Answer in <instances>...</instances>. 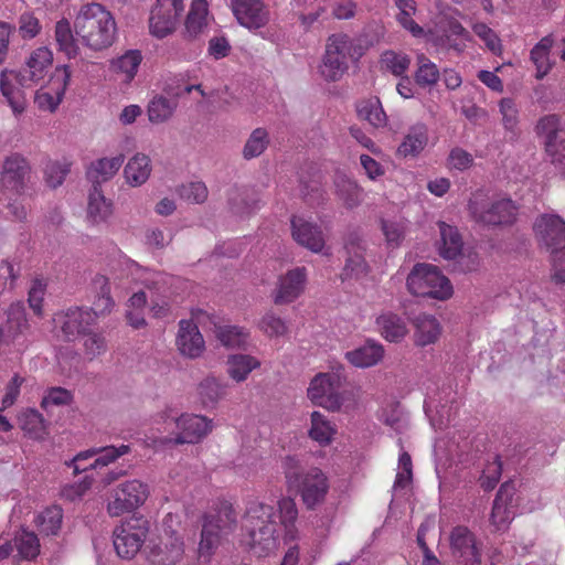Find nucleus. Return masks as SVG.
<instances>
[{"instance_id": "obj_8", "label": "nucleus", "mask_w": 565, "mask_h": 565, "mask_svg": "<svg viewBox=\"0 0 565 565\" xmlns=\"http://www.w3.org/2000/svg\"><path fill=\"white\" fill-rule=\"evenodd\" d=\"M148 483L131 479L111 488L106 497V512L111 518L121 516L142 507L149 498Z\"/></svg>"}, {"instance_id": "obj_29", "label": "nucleus", "mask_w": 565, "mask_h": 565, "mask_svg": "<svg viewBox=\"0 0 565 565\" xmlns=\"http://www.w3.org/2000/svg\"><path fill=\"white\" fill-rule=\"evenodd\" d=\"M414 341L418 347L435 343L441 334V326L436 317L422 313L413 320Z\"/></svg>"}, {"instance_id": "obj_11", "label": "nucleus", "mask_w": 565, "mask_h": 565, "mask_svg": "<svg viewBox=\"0 0 565 565\" xmlns=\"http://www.w3.org/2000/svg\"><path fill=\"white\" fill-rule=\"evenodd\" d=\"M160 419L170 425H175L178 433L174 438L175 444L199 443L209 433L212 431L213 423L205 416L183 414L179 417L172 414L171 408H167L160 415Z\"/></svg>"}, {"instance_id": "obj_20", "label": "nucleus", "mask_w": 565, "mask_h": 565, "mask_svg": "<svg viewBox=\"0 0 565 565\" xmlns=\"http://www.w3.org/2000/svg\"><path fill=\"white\" fill-rule=\"evenodd\" d=\"M307 273L303 267L287 271L278 280L273 294L276 305H286L295 301L305 290Z\"/></svg>"}, {"instance_id": "obj_53", "label": "nucleus", "mask_w": 565, "mask_h": 565, "mask_svg": "<svg viewBox=\"0 0 565 565\" xmlns=\"http://www.w3.org/2000/svg\"><path fill=\"white\" fill-rule=\"evenodd\" d=\"M29 329L25 308L21 301L11 303L8 309V332L12 340Z\"/></svg>"}, {"instance_id": "obj_23", "label": "nucleus", "mask_w": 565, "mask_h": 565, "mask_svg": "<svg viewBox=\"0 0 565 565\" xmlns=\"http://www.w3.org/2000/svg\"><path fill=\"white\" fill-rule=\"evenodd\" d=\"M21 73L3 70L0 75V90L14 116H20L26 108V98L22 90Z\"/></svg>"}, {"instance_id": "obj_25", "label": "nucleus", "mask_w": 565, "mask_h": 565, "mask_svg": "<svg viewBox=\"0 0 565 565\" xmlns=\"http://www.w3.org/2000/svg\"><path fill=\"white\" fill-rule=\"evenodd\" d=\"M428 142V126L425 122L418 121L408 127L397 147L396 154L401 158H416L425 150Z\"/></svg>"}, {"instance_id": "obj_64", "label": "nucleus", "mask_w": 565, "mask_h": 565, "mask_svg": "<svg viewBox=\"0 0 565 565\" xmlns=\"http://www.w3.org/2000/svg\"><path fill=\"white\" fill-rule=\"evenodd\" d=\"M554 148H545V152L556 171L565 177V137L559 136L553 142Z\"/></svg>"}, {"instance_id": "obj_59", "label": "nucleus", "mask_w": 565, "mask_h": 565, "mask_svg": "<svg viewBox=\"0 0 565 565\" xmlns=\"http://www.w3.org/2000/svg\"><path fill=\"white\" fill-rule=\"evenodd\" d=\"M46 280L43 278H34L28 292V303L34 315L41 317L43 315V301L46 294Z\"/></svg>"}, {"instance_id": "obj_13", "label": "nucleus", "mask_w": 565, "mask_h": 565, "mask_svg": "<svg viewBox=\"0 0 565 565\" xmlns=\"http://www.w3.org/2000/svg\"><path fill=\"white\" fill-rule=\"evenodd\" d=\"M130 451L128 445L95 447L78 452L73 459L66 461V466L78 475L90 469H100L115 462L118 458Z\"/></svg>"}, {"instance_id": "obj_18", "label": "nucleus", "mask_w": 565, "mask_h": 565, "mask_svg": "<svg viewBox=\"0 0 565 565\" xmlns=\"http://www.w3.org/2000/svg\"><path fill=\"white\" fill-rule=\"evenodd\" d=\"M232 12L239 25L256 31L267 25L270 12L263 0H232Z\"/></svg>"}, {"instance_id": "obj_56", "label": "nucleus", "mask_w": 565, "mask_h": 565, "mask_svg": "<svg viewBox=\"0 0 565 565\" xmlns=\"http://www.w3.org/2000/svg\"><path fill=\"white\" fill-rule=\"evenodd\" d=\"M418 68L415 74L417 84L422 86H430L439 79V71L435 63L427 58L424 54L417 56Z\"/></svg>"}, {"instance_id": "obj_22", "label": "nucleus", "mask_w": 565, "mask_h": 565, "mask_svg": "<svg viewBox=\"0 0 565 565\" xmlns=\"http://www.w3.org/2000/svg\"><path fill=\"white\" fill-rule=\"evenodd\" d=\"M178 351L185 358L196 359L205 350L204 339L199 330L198 323L192 320H181L175 338Z\"/></svg>"}, {"instance_id": "obj_7", "label": "nucleus", "mask_w": 565, "mask_h": 565, "mask_svg": "<svg viewBox=\"0 0 565 565\" xmlns=\"http://www.w3.org/2000/svg\"><path fill=\"white\" fill-rule=\"evenodd\" d=\"M469 212L472 217L484 225L505 226L516 221L518 205L505 196L484 199L475 195L469 202Z\"/></svg>"}, {"instance_id": "obj_31", "label": "nucleus", "mask_w": 565, "mask_h": 565, "mask_svg": "<svg viewBox=\"0 0 565 565\" xmlns=\"http://www.w3.org/2000/svg\"><path fill=\"white\" fill-rule=\"evenodd\" d=\"M471 39L469 31L459 21L449 19L445 34L436 41V44L445 50H452L460 54L466 49V42L471 41Z\"/></svg>"}, {"instance_id": "obj_28", "label": "nucleus", "mask_w": 565, "mask_h": 565, "mask_svg": "<svg viewBox=\"0 0 565 565\" xmlns=\"http://www.w3.org/2000/svg\"><path fill=\"white\" fill-rule=\"evenodd\" d=\"M384 356V348L380 342L367 340L364 344L347 351L344 358L355 367L365 369L376 365Z\"/></svg>"}, {"instance_id": "obj_41", "label": "nucleus", "mask_w": 565, "mask_h": 565, "mask_svg": "<svg viewBox=\"0 0 565 565\" xmlns=\"http://www.w3.org/2000/svg\"><path fill=\"white\" fill-rule=\"evenodd\" d=\"M335 193L343 204L349 207L358 206L362 201V189L345 174L339 173L334 179Z\"/></svg>"}, {"instance_id": "obj_30", "label": "nucleus", "mask_w": 565, "mask_h": 565, "mask_svg": "<svg viewBox=\"0 0 565 565\" xmlns=\"http://www.w3.org/2000/svg\"><path fill=\"white\" fill-rule=\"evenodd\" d=\"M375 324L380 334L390 342H399L408 333L404 319L392 311L382 312L376 318Z\"/></svg>"}, {"instance_id": "obj_34", "label": "nucleus", "mask_w": 565, "mask_h": 565, "mask_svg": "<svg viewBox=\"0 0 565 565\" xmlns=\"http://www.w3.org/2000/svg\"><path fill=\"white\" fill-rule=\"evenodd\" d=\"M152 171L151 160L145 153H136L124 168V177L130 186H140L147 182Z\"/></svg>"}, {"instance_id": "obj_63", "label": "nucleus", "mask_w": 565, "mask_h": 565, "mask_svg": "<svg viewBox=\"0 0 565 565\" xmlns=\"http://www.w3.org/2000/svg\"><path fill=\"white\" fill-rule=\"evenodd\" d=\"M207 193L206 185L200 181L189 182L179 188L180 198L190 203H203L207 198Z\"/></svg>"}, {"instance_id": "obj_27", "label": "nucleus", "mask_w": 565, "mask_h": 565, "mask_svg": "<svg viewBox=\"0 0 565 565\" xmlns=\"http://www.w3.org/2000/svg\"><path fill=\"white\" fill-rule=\"evenodd\" d=\"M141 62L139 50H128L110 61L109 70L121 83L129 84L136 77Z\"/></svg>"}, {"instance_id": "obj_24", "label": "nucleus", "mask_w": 565, "mask_h": 565, "mask_svg": "<svg viewBox=\"0 0 565 565\" xmlns=\"http://www.w3.org/2000/svg\"><path fill=\"white\" fill-rule=\"evenodd\" d=\"M515 493V486L512 481L504 482L493 501L492 512H491V524L493 525L495 531H502L507 529L509 523L514 516V512L512 510V499Z\"/></svg>"}, {"instance_id": "obj_15", "label": "nucleus", "mask_w": 565, "mask_h": 565, "mask_svg": "<svg viewBox=\"0 0 565 565\" xmlns=\"http://www.w3.org/2000/svg\"><path fill=\"white\" fill-rule=\"evenodd\" d=\"M0 181L6 191L23 195L31 181L29 161L19 153L8 156L2 163Z\"/></svg>"}, {"instance_id": "obj_38", "label": "nucleus", "mask_w": 565, "mask_h": 565, "mask_svg": "<svg viewBox=\"0 0 565 565\" xmlns=\"http://www.w3.org/2000/svg\"><path fill=\"white\" fill-rule=\"evenodd\" d=\"M440 241L438 245L439 254L445 259H455L462 249V239L457 228L446 224L438 223Z\"/></svg>"}, {"instance_id": "obj_33", "label": "nucleus", "mask_w": 565, "mask_h": 565, "mask_svg": "<svg viewBox=\"0 0 565 565\" xmlns=\"http://www.w3.org/2000/svg\"><path fill=\"white\" fill-rule=\"evenodd\" d=\"M206 0H192L190 11L185 20L184 35L194 40L204 33L209 24Z\"/></svg>"}, {"instance_id": "obj_48", "label": "nucleus", "mask_w": 565, "mask_h": 565, "mask_svg": "<svg viewBox=\"0 0 565 565\" xmlns=\"http://www.w3.org/2000/svg\"><path fill=\"white\" fill-rule=\"evenodd\" d=\"M62 519V509L53 505L39 512L34 516V524L42 534L55 535L61 529Z\"/></svg>"}, {"instance_id": "obj_57", "label": "nucleus", "mask_w": 565, "mask_h": 565, "mask_svg": "<svg viewBox=\"0 0 565 565\" xmlns=\"http://www.w3.org/2000/svg\"><path fill=\"white\" fill-rule=\"evenodd\" d=\"M471 29L492 54H502L503 46L501 40L491 28H489L486 23L476 22L471 24Z\"/></svg>"}, {"instance_id": "obj_6", "label": "nucleus", "mask_w": 565, "mask_h": 565, "mask_svg": "<svg viewBox=\"0 0 565 565\" xmlns=\"http://www.w3.org/2000/svg\"><path fill=\"white\" fill-rule=\"evenodd\" d=\"M407 288L420 297H430L446 300L452 296V286L449 279L431 264H417L407 277Z\"/></svg>"}, {"instance_id": "obj_60", "label": "nucleus", "mask_w": 565, "mask_h": 565, "mask_svg": "<svg viewBox=\"0 0 565 565\" xmlns=\"http://www.w3.org/2000/svg\"><path fill=\"white\" fill-rule=\"evenodd\" d=\"M499 111L505 130L515 132L519 124V108L514 99L505 97L499 102Z\"/></svg>"}, {"instance_id": "obj_43", "label": "nucleus", "mask_w": 565, "mask_h": 565, "mask_svg": "<svg viewBox=\"0 0 565 565\" xmlns=\"http://www.w3.org/2000/svg\"><path fill=\"white\" fill-rule=\"evenodd\" d=\"M203 521L214 522L216 530L227 536L236 527L237 514L231 503L221 502L215 513L205 514Z\"/></svg>"}, {"instance_id": "obj_61", "label": "nucleus", "mask_w": 565, "mask_h": 565, "mask_svg": "<svg viewBox=\"0 0 565 565\" xmlns=\"http://www.w3.org/2000/svg\"><path fill=\"white\" fill-rule=\"evenodd\" d=\"M382 64L395 76H401L408 70L411 60L406 54L387 51L382 55Z\"/></svg>"}, {"instance_id": "obj_37", "label": "nucleus", "mask_w": 565, "mask_h": 565, "mask_svg": "<svg viewBox=\"0 0 565 565\" xmlns=\"http://www.w3.org/2000/svg\"><path fill=\"white\" fill-rule=\"evenodd\" d=\"M113 214V203L94 185L88 194L87 218L94 224L106 222Z\"/></svg>"}, {"instance_id": "obj_26", "label": "nucleus", "mask_w": 565, "mask_h": 565, "mask_svg": "<svg viewBox=\"0 0 565 565\" xmlns=\"http://www.w3.org/2000/svg\"><path fill=\"white\" fill-rule=\"evenodd\" d=\"M291 226L292 236L297 243L313 253L322 252L324 247V237L317 225L303 220L302 217L295 216L291 220Z\"/></svg>"}, {"instance_id": "obj_21", "label": "nucleus", "mask_w": 565, "mask_h": 565, "mask_svg": "<svg viewBox=\"0 0 565 565\" xmlns=\"http://www.w3.org/2000/svg\"><path fill=\"white\" fill-rule=\"evenodd\" d=\"M53 64V52L40 46L31 52L21 73V85L32 86L42 81Z\"/></svg>"}, {"instance_id": "obj_46", "label": "nucleus", "mask_w": 565, "mask_h": 565, "mask_svg": "<svg viewBox=\"0 0 565 565\" xmlns=\"http://www.w3.org/2000/svg\"><path fill=\"white\" fill-rule=\"evenodd\" d=\"M310 422L309 437L320 446L329 445L335 434V429L330 420L320 412H312Z\"/></svg>"}, {"instance_id": "obj_12", "label": "nucleus", "mask_w": 565, "mask_h": 565, "mask_svg": "<svg viewBox=\"0 0 565 565\" xmlns=\"http://www.w3.org/2000/svg\"><path fill=\"white\" fill-rule=\"evenodd\" d=\"M72 71L68 65H58L51 74L49 82L41 86L34 95V104L41 111L54 113L63 102L71 82Z\"/></svg>"}, {"instance_id": "obj_9", "label": "nucleus", "mask_w": 565, "mask_h": 565, "mask_svg": "<svg viewBox=\"0 0 565 565\" xmlns=\"http://www.w3.org/2000/svg\"><path fill=\"white\" fill-rule=\"evenodd\" d=\"M149 531V521L142 518L130 519L117 526L114 530V547L117 555L124 559L134 558L147 543Z\"/></svg>"}, {"instance_id": "obj_16", "label": "nucleus", "mask_w": 565, "mask_h": 565, "mask_svg": "<svg viewBox=\"0 0 565 565\" xmlns=\"http://www.w3.org/2000/svg\"><path fill=\"white\" fill-rule=\"evenodd\" d=\"M533 231L540 245L554 253L564 247L565 221L557 214L545 213L536 217Z\"/></svg>"}, {"instance_id": "obj_42", "label": "nucleus", "mask_w": 565, "mask_h": 565, "mask_svg": "<svg viewBox=\"0 0 565 565\" xmlns=\"http://www.w3.org/2000/svg\"><path fill=\"white\" fill-rule=\"evenodd\" d=\"M93 288L97 292V298L94 301V307L89 310L96 319L98 316L109 313L115 307V301L110 296V285L107 277L97 275L93 280Z\"/></svg>"}, {"instance_id": "obj_51", "label": "nucleus", "mask_w": 565, "mask_h": 565, "mask_svg": "<svg viewBox=\"0 0 565 565\" xmlns=\"http://www.w3.org/2000/svg\"><path fill=\"white\" fill-rule=\"evenodd\" d=\"M177 104L164 97V96H154L148 104L147 113L149 121L152 124H162L168 121L174 110Z\"/></svg>"}, {"instance_id": "obj_39", "label": "nucleus", "mask_w": 565, "mask_h": 565, "mask_svg": "<svg viewBox=\"0 0 565 565\" xmlns=\"http://www.w3.org/2000/svg\"><path fill=\"white\" fill-rule=\"evenodd\" d=\"M54 40L57 50L67 58H75L79 54V46L74 38L71 22L66 18H62L55 23Z\"/></svg>"}, {"instance_id": "obj_4", "label": "nucleus", "mask_w": 565, "mask_h": 565, "mask_svg": "<svg viewBox=\"0 0 565 565\" xmlns=\"http://www.w3.org/2000/svg\"><path fill=\"white\" fill-rule=\"evenodd\" d=\"M363 54V47L348 34H332L328 38L319 73L327 82H337L348 71L349 61L355 62Z\"/></svg>"}, {"instance_id": "obj_36", "label": "nucleus", "mask_w": 565, "mask_h": 565, "mask_svg": "<svg viewBox=\"0 0 565 565\" xmlns=\"http://www.w3.org/2000/svg\"><path fill=\"white\" fill-rule=\"evenodd\" d=\"M214 522L203 521L201 537L198 546L199 558L204 562H210L216 550L222 544L225 534L216 530Z\"/></svg>"}, {"instance_id": "obj_32", "label": "nucleus", "mask_w": 565, "mask_h": 565, "mask_svg": "<svg viewBox=\"0 0 565 565\" xmlns=\"http://www.w3.org/2000/svg\"><path fill=\"white\" fill-rule=\"evenodd\" d=\"M125 157L119 153L115 157H105L90 163L87 169V177L94 184H100L111 180L124 163Z\"/></svg>"}, {"instance_id": "obj_47", "label": "nucleus", "mask_w": 565, "mask_h": 565, "mask_svg": "<svg viewBox=\"0 0 565 565\" xmlns=\"http://www.w3.org/2000/svg\"><path fill=\"white\" fill-rule=\"evenodd\" d=\"M270 143V137L267 129L263 127L255 128L247 137L242 150L245 160H252L262 156Z\"/></svg>"}, {"instance_id": "obj_44", "label": "nucleus", "mask_w": 565, "mask_h": 565, "mask_svg": "<svg viewBox=\"0 0 565 565\" xmlns=\"http://www.w3.org/2000/svg\"><path fill=\"white\" fill-rule=\"evenodd\" d=\"M198 394L204 407H214L226 394V384L214 376L202 380Z\"/></svg>"}, {"instance_id": "obj_54", "label": "nucleus", "mask_w": 565, "mask_h": 565, "mask_svg": "<svg viewBox=\"0 0 565 565\" xmlns=\"http://www.w3.org/2000/svg\"><path fill=\"white\" fill-rule=\"evenodd\" d=\"M71 169V162L67 159L51 160L44 167L45 183L55 189L60 186Z\"/></svg>"}, {"instance_id": "obj_49", "label": "nucleus", "mask_w": 565, "mask_h": 565, "mask_svg": "<svg viewBox=\"0 0 565 565\" xmlns=\"http://www.w3.org/2000/svg\"><path fill=\"white\" fill-rule=\"evenodd\" d=\"M396 8L399 13L397 14L398 23L415 38H422L425 35L424 29L418 25L414 20L413 15L416 13L415 0H394Z\"/></svg>"}, {"instance_id": "obj_5", "label": "nucleus", "mask_w": 565, "mask_h": 565, "mask_svg": "<svg viewBox=\"0 0 565 565\" xmlns=\"http://www.w3.org/2000/svg\"><path fill=\"white\" fill-rule=\"evenodd\" d=\"M345 376L340 371L318 373L307 390L308 397L316 405L329 411L341 409L345 401L353 396V390H344Z\"/></svg>"}, {"instance_id": "obj_40", "label": "nucleus", "mask_w": 565, "mask_h": 565, "mask_svg": "<svg viewBox=\"0 0 565 565\" xmlns=\"http://www.w3.org/2000/svg\"><path fill=\"white\" fill-rule=\"evenodd\" d=\"M260 366V361L248 354H232L227 358L226 371L235 382H244L250 372Z\"/></svg>"}, {"instance_id": "obj_19", "label": "nucleus", "mask_w": 565, "mask_h": 565, "mask_svg": "<svg viewBox=\"0 0 565 565\" xmlns=\"http://www.w3.org/2000/svg\"><path fill=\"white\" fill-rule=\"evenodd\" d=\"M56 328L71 339L79 334H86L95 323V315L88 309L70 308L66 311L56 313L53 318Z\"/></svg>"}, {"instance_id": "obj_50", "label": "nucleus", "mask_w": 565, "mask_h": 565, "mask_svg": "<svg viewBox=\"0 0 565 565\" xmlns=\"http://www.w3.org/2000/svg\"><path fill=\"white\" fill-rule=\"evenodd\" d=\"M17 556L22 559H33L40 553V542L38 536L28 530H21L13 539Z\"/></svg>"}, {"instance_id": "obj_3", "label": "nucleus", "mask_w": 565, "mask_h": 565, "mask_svg": "<svg viewBox=\"0 0 565 565\" xmlns=\"http://www.w3.org/2000/svg\"><path fill=\"white\" fill-rule=\"evenodd\" d=\"M286 486L297 492L305 507L313 510L324 502L329 492V480L326 473L317 467L305 469L300 458L286 456L281 461Z\"/></svg>"}, {"instance_id": "obj_35", "label": "nucleus", "mask_w": 565, "mask_h": 565, "mask_svg": "<svg viewBox=\"0 0 565 565\" xmlns=\"http://www.w3.org/2000/svg\"><path fill=\"white\" fill-rule=\"evenodd\" d=\"M553 44V36L546 35L542 38L530 52V60L536 70V79H543L553 67V63L550 57Z\"/></svg>"}, {"instance_id": "obj_10", "label": "nucleus", "mask_w": 565, "mask_h": 565, "mask_svg": "<svg viewBox=\"0 0 565 565\" xmlns=\"http://www.w3.org/2000/svg\"><path fill=\"white\" fill-rule=\"evenodd\" d=\"M449 550L457 565H481L483 543L466 525H457L449 533Z\"/></svg>"}, {"instance_id": "obj_52", "label": "nucleus", "mask_w": 565, "mask_h": 565, "mask_svg": "<svg viewBox=\"0 0 565 565\" xmlns=\"http://www.w3.org/2000/svg\"><path fill=\"white\" fill-rule=\"evenodd\" d=\"M536 135L542 138L544 147L554 148L553 142L559 137L561 120L557 115H546L535 126Z\"/></svg>"}, {"instance_id": "obj_2", "label": "nucleus", "mask_w": 565, "mask_h": 565, "mask_svg": "<svg viewBox=\"0 0 565 565\" xmlns=\"http://www.w3.org/2000/svg\"><path fill=\"white\" fill-rule=\"evenodd\" d=\"M74 32L83 45L102 51L116 39L117 25L113 14L99 3L82 6L74 19Z\"/></svg>"}, {"instance_id": "obj_55", "label": "nucleus", "mask_w": 565, "mask_h": 565, "mask_svg": "<svg viewBox=\"0 0 565 565\" xmlns=\"http://www.w3.org/2000/svg\"><path fill=\"white\" fill-rule=\"evenodd\" d=\"M259 330L269 338H279L288 333V323L273 311L266 312L258 321Z\"/></svg>"}, {"instance_id": "obj_62", "label": "nucleus", "mask_w": 565, "mask_h": 565, "mask_svg": "<svg viewBox=\"0 0 565 565\" xmlns=\"http://www.w3.org/2000/svg\"><path fill=\"white\" fill-rule=\"evenodd\" d=\"M300 193L306 202L311 205L320 204L324 200V192L319 178L300 180Z\"/></svg>"}, {"instance_id": "obj_14", "label": "nucleus", "mask_w": 565, "mask_h": 565, "mask_svg": "<svg viewBox=\"0 0 565 565\" xmlns=\"http://www.w3.org/2000/svg\"><path fill=\"white\" fill-rule=\"evenodd\" d=\"M183 11L182 0H157L149 19L150 33L158 39L171 34Z\"/></svg>"}, {"instance_id": "obj_58", "label": "nucleus", "mask_w": 565, "mask_h": 565, "mask_svg": "<svg viewBox=\"0 0 565 565\" xmlns=\"http://www.w3.org/2000/svg\"><path fill=\"white\" fill-rule=\"evenodd\" d=\"M252 192L248 189H234L230 193L228 204L235 214H246L257 207V201L249 202Z\"/></svg>"}, {"instance_id": "obj_17", "label": "nucleus", "mask_w": 565, "mask_h": 565, "mask_svg": "<svg viewBox=\"0 0 565 565\" xmlns=\"http://www.w3.org/2000/svg\"><path fill=\"white\" fill-rule=\"evenodd\" d=\"M194 318L198 323L204 324L209 320L210 330L220 343L228 349H244L248 344L249 332L238 326L225 324L217 317H211L209 313L199 310Z\"/></svg>"}, {"instance_id": "obj_1", "label": "nucleus", "mask_w": 565, "mask_h": 565, "mask_svg": "<svg viewBox=\"0 0 565 565\" xmlns=\"http://www.w3.org/2000/svg\"><path fill=\"white\" fill-rule=\"evenodd\" d=\"M298 508L290 497H282L277 509L259 499L246 503L242 516V544L253 555L266 557L275 553L282 537L287 541L298 539Z\"/></svg>"}, {"instance_id": "obj_45", "label": "nucleus", "mask_w": 565, "mask_h": 565, "mask_svg": "<svg viewBox=\"0 0 565 565\" xmlns=\"http://www.w3.org/2000/svg\"><path fill=\"white\" fill-rule=\"evenodd\" d=\"M358 115L360 119L367 121L374 128H384L388 118L379 98H370L359 103Z\"/></svg>"}]
</instances>
